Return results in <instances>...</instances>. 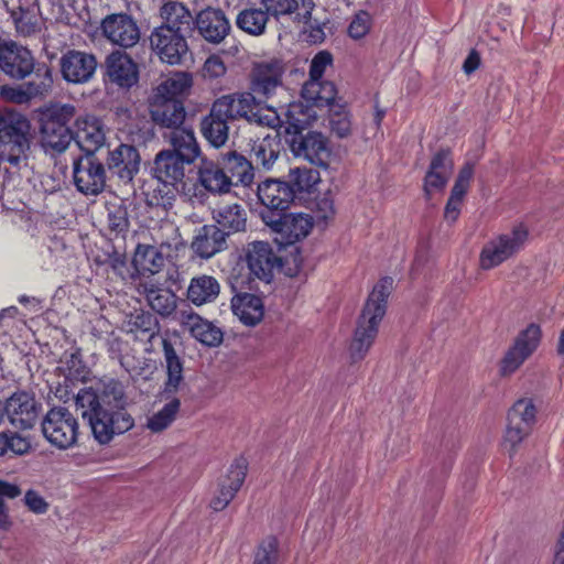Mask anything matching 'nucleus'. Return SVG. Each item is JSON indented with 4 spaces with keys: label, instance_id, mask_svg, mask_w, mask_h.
I'll list each match as a JSON object with an SVG mask.
<instances>
[{
    "label": "nucleus",
    "instance_id": "nucleus-1",
    "mask_svg": "<svg viewBox=\"0 0 564 564\" xmlns=\"http://www.w3.org/2000/svg\"><path fill=\"white\" fill-rule=\"evenodd\" d=\"M76 406L90 427L95 441L109 444L115 436L134 427V417L128 410L124 384L115 378L101 379L83 388L76 395Z\"/></svg>",
    "mask_w": 564,
    "mask_h": 564
},
{
    "label": "nucleus",
    "instance_id": "nucleus-2",
    "mask_svg": "<svg viewBox=\"0 0 564 564\" xmlns=\"http://www.w3.org/2000/svg\"><path fill=\"white\" fill-rule=\"evenodd\" d=\"M31 123L23 113L0 108V189L9 187L26 164Z\"/></svg>",
    "mask_w": 564,
    "mask_h": 564
},
{
    "label": "nucleus",
    "instance_id": "nucleus-3",
    "mask_svg": "<svg viewBox=\"0 0 564 564\" xmlns=\"http://www.w3.org/2000/svg\"><path fill=\"white\" fill-rule=\"evenodd\" d=\"M193 79L186 72H176L158 85L148 99L151 120L155 126L167 131L165 140H171L176 131H193L184 127L186 118L182 96L191 88Z\"/></svg>",
    "mask_w": 564,
    "mask_h": 564
},
{
    "label": "nucleus",
    "instance_id": "nucleus-4",
    "mask_svg": "<svg viewBox=\"0 0 564 564\" xmlns=\"http://www.w3.org/2000/svg\"><path fill=\"white\" fill-rule=\"evenodd\" d=\"M315 118L316 115L310 113L307 108L304 109V105H291L286 111V141L295 158L327 167L332 154L327 138L317 131L303 133V130L310 127Z\"/></svg>",
    "mask_w": 564,
    "mask_h": 564
},
{
    "label": "nucleus",
    "instance_id": "nucleus-5",
    "mask_svg": "<svg viewBox=\"0 0 564 564\" xmlns=\"http://www.w3.org/2000/svg\"><path fill=\"white\" fill-rule=\"evenodd\" d=\"M171 149L160 151L154 159L153 173L160 183L184 187L192 164L200 154L194 131H176L166 140Z\"/></svg>",
    "mask_w": 564,
    "mask_h": 564
},
{
    "label": "nucleus",
    "instance_id": "nucleus-6",
    "mask_svg": "<svg viewBox=\"0 0 564 564\" xmlns=\"http://www.w3.org/2000/svg\"><path fill=\"white\" fill-rule=\"evenodd\" d=\"M390 276L381 279L372 289L357 319L354 337L349 346L352 362L362 360L375 343L379 325L387 312V301L392 289Z\"/></svg>",
    "mask_w": 564,
    "mask_h": 564
},
{
    "label": "nucleus",
    "instance_id": "nucleus-7",
    "mask_svg": "<svg viewBox=\"0 0 564 564\" xmlns=\"http://www.w3.org/2000/svg\"><path fill=\"white\" fill-rule=\"evenodd\" d=\"M76 117L72 104L52 102L41 111V142L46 152L62 153L73 141L69 122Z\"/></svg>",
    "mask_w": 564,
    "mask_h": 564
},
{
    "label": "nucleus",
    "instance_id": "nucleus-8",
    "mask_svg": "<svg viewBox=\"0 0 564 564\" xmlns=\"http://www.w3.org/2000/svg\"><path fill=\"white\" fill-rule=\"evenodd\" d=\"M529 230L523 224L514 226L485 243L479 256V267L490 270L520 252L528 240Z\"/></svg>",
    "mask_w": 564,
    "mask_h": 564
},
{
    "label": "nucleus",
    "instance_id": "nucleus-9",
    "mask_svg": "<svg viewBox=\"0 0 564 564\" xmlns=\"http://www.w3.org/2000/svg\"><path fill=\"white\" fill-rule=\"evenodd\" d=\"M41 429L45 440L58 449L74 446L78 437V421L64 406L52 408L43 417Z\"/></svg>",
    "mask_w": 564,
    "mask_h": 564
},
{
    "label": "nucleus",
    "instance_id": "nucleus-10",
    "mask_svg": "<svg viewBox=\"0 0 564 564\" xmlns=\"http://www.w3.org/2000/svg\"><path fill=\"white\" fill-rule=\"evenodd\" d=\"M263 223L276 235L274 240L280 246L286 247L304 239L313 227L310 215L302 213L274 214L261 212Z\"/></svg>",
    "mask_w": 564,
    "mask_h": 564
},
{
    "label": "nucleus",
    "instance_id": "nucleus-11",
    "mask_svg": "<svg viewBox=\"0 0 564 564\" xmlns=\"http://www.w3.org/2000/svg\"><path fill=\"white\" fill-rule=\"evenodd\" d=\"M536 419V408L531 399L518 400L508 412V424L502 448L512 457L518 446L531 433Z\"/></svg>",
    "mask_w": 564,
    "mask_h": 564
},
{
    "label": "nucleus",
    "instance_id": "nucleus-12",
    "mask_svg": "<svg viewBox=\"0 0 564 564\" xmlns=\"http://www.w3.org/2000/svg\"><path fill=\"white\" fill-rule=\"evenodd\" d=\"M188 35L164 28L154 26L149 35L152 53L167 65H181L189 56Z\"/></svg>",
    "mask_w": 564,
    "mask_h": 564
},
{
    "label": "nucleus",
    "instance_id": "nucleus-13",
    "mask_svg": "<svg viewBox=\"0 0 564 564\" xmlns=\"http://www.w3.org/2000/svg\"><path fill=\"white\" fill-rule=\"evenodd\" d=\"M73 180L79 193L85 196H97L106 188L105 165L96 154H83L73 162Z\"/></svg>",
    "mask_w": 564,
    "mask_h": 564
},
{
    "label": "nucleus",
    "instance_id": "nucleus-14",
    "mask_svg": "<svg viewBox=\"0 0 564 564\" xmlns=\"http://www.w3.org/2000/svg\"><path fill=\"white\" fill-rule=\"evenodd\" d=\"M36 61L32 52L12 41H0V72L11 79H25L34 70Z\"/></svg>",
    "mask_w": 564,
    "mask_h": 564
},
{
    "label": "nucleus",
    "instance_id": "nucleus-15",
    "mask_svg": "<svg viewBox=\"0 0 564 564\" xmlns=\"http://www.w3.org/2000/svg\"><path fill=\"white\" fill-rule=\"evenodd\" d=\"M101 34L111 44L122 48L133 47L141 36L137 21L128 13H111L100 23Z\"/></svg>",
    "mask_w": 564,
    "mask_h": 564
},
{
    "label": "nucleus",
    "instance_id": "nucleus-16",
    "mask_svg": "<svg viewBox=\"0 0 564 564\" xmlns=\"http://www.w3.org/2000/svg\"><path fill=\"white\" fill-rule=\"evenodd\" d=\"M40 410L41 404L26 391L12 393L3 404V414L6 413L10 424L19 430L32 429L39 419Z\"/></svg>",
    "mask_w": 564,
    "mask_h": 564
},
{
    "label": "nucleus",
    "instance_id": "nucleus-17",
    "mask_svg": "<svg viewBox=\"0 0 564 564\" xmlns=\"http://www.w3.org/2000/svg\"><path fill=\"white\" fill-rule=\"evenodd\" d=\"M284 72V63L279 58L254 63L251 70L252 93L263 98H270L282 86Z\"/></svg>",
    "mask_w": 564,
    "mask_h": 564
},
{
    "label": "nucleus",
    "instance_id": "nucleus-18",
    "mask_svg": "<svg viewBox=\"0 0 564 564\" xmlns=\"http://www.w3.org/2000/svg\"><path fill=\"white\" fill-rule=\"evenodd\" d=\"M195 30L213 45L221 44L231 32V24L220 8L207 7L195 15Z\"/></svg>",
    "mask_w": 564,
    "mask_h": 564
},
{
    "label": "nucleus",
    "instance_id": "nucleus-19",
    "mask_svg": "<svg viewBox=\"0 0 564 564\" xmlns=\"http://www.w3.org/2000/svg\"><path fill=\"white\" fill-rule=\"evenodd\" d=\"M97 59L95 55L70 50L61 58V74L67 83L85 84L95 75Z\"/></svg>",
    "mask_w": 564,
    "mask_h": 564
},
{
    "label": "nucleus",
    "instance_id": "nucleus-20",
    "mask_svg": "<svg viewBox=\"0 0 564 564\" xmlns=\"http://www.w3.org/2000/svg\"><path fill=\"white\" fill-rule=\"evenodd\" d=\"M73 135V140L84 154H96L106 140L102 122L90 115L79 116L75 119Z\"/></svg>",
    "mask_w": 564,
    "mask_h": 564
},
{
    "label": "nucleus",
    "instance_id": "nucleus-21",
    "mask_svg": "<svg viewBox=\"0 0 564 564\" xmlns=\"http://www.w3.org/2000/svg\"><path fill=\"white\" fill-rule=\"evenodd\" d=\"M257 196L263 205L262 212L281 214L286 212L294 199L289 184L276 178H268L258 185Z\"/></svg>",
    "mask_w": 564,
    "mask_h": 564
},
{
    "label": "nucleus",
    "instance_id": "nucleus-22",
    "mask_svg": "<svg viewBox=\"0 0 564 564\" xmlns=\"http://www.w3.org/2000/svg\"><path fill=\"white\" fill-rule=\"evenodd\" d=\"M105 66L109 82L120 88L129 89L139 82L138 65L126 52L110 53L106 57Z\"/></svg>",
    "mask_w": 564,
    "mask_h": 564
},
{
    "label": "nucleus",
    "instance_id": "nucleus-23",
    "mask_svg": "<svg viewBox=\"0 0 564 564\" xmlns=\"http://www.w3.org/2000/svg\"><path fill=\"white\" fill-rule=\"evenodd\" d=\"M160 28L191 36L195 31V17L188 7L176 0H165L159 8Z\"/></svg>",
    "mask_w": 564,
    "mask_h": 564
},
{
    "label": "nucleus",
    "instance_id": "nucleus-24",
    "mask_svg": "<svg viewBox=\"0 0 564 564\" xmlns=\"http://www.w3.org/2000/svg\"><path fill=\"white\" fill-rule=\"evenodd\" d=\"M269 17L279 21L284 17H292L297 23L308 24L315 9L314 0H259Z\"/></svg>",
    "mask_w": 564,
    "mask_h": 564
},
{
    "label": "nucleus",
    "instance_id": "nucleus-25",
    "mask_svg": "<svg viewBox=\"0 0 564 564\" xmlns=\"http://www.w3.org/2000/svg\"><path fill=\"white\" fill-rule=\"evenodd\" d=\"M140 161L139 151L133 145L120 144L108 152L107 166L110 173L117 175L122 183L127 184L139 172Z\"/></svg>",
    "mask_w": 564,
    "mask_h": 564
},
{
    "label": "nucleus",
    "instance_id": "nucleus-26",
    "mask_svg": "<svg viewBox=\"0 0 564 564\" xmlns=\"http://www.w3.org/2000/svg\"><path fill=\"white\" fill-rule=\"evenodd\" d=\"M246 260L250 272L265 282L271 281L273 270L280 263L271 246L264 241L249 243Z\"/></svg>",
    "mask_w": 564,
    "mask_h": 564
},
{
    "label": "nucleus",
    "instance_id": "nucleus-27",
    "mask_svg": "<svg viewBox=\"0 0 564 564\" xmlns=\"http://www.w3.org/2000/svg\"><path fill=\"white\" fill-rule=\"evenodd\" d=\"M232 120L227 118L223 107L215 100L212 104L208 115L200 120V132L205 140L214 148L223 147L229 138V122Z\"/></svg>",
    "mask_w": 564,
    "mask_h": 564
},
{
    "label": "nucleus",
    "instance_id": "nucleus-28",
    "mask_svg": "<svg viewBox=\"0 0 564 564\" xmlns=\"http://www.w3.org/2000/svg\"><path fill=\"white\" fill-rule=\"evenodd\" d=\"M227 234L216 225H204L196 229L191 248L202 259H209L227 249Z\"/></svg>",
    "mask_w": 564,
    "mask_h": 564
},
{
    "label": "nucleus",
    "instance_id": "nucleus-29",
    "mask_svg": "<svg viewBox=\"0 0 564 564\" xmlns=\"http://www.w3.org/2000/svg\"><path fill=\"white\" fill-rule=\"evenodd\" d=\"M6 7L18 34L31 36L40 32L41 17L36 0H18L17 4L11 7L6 2Z\"/></svg>",
    "mask_w": 564,
    "mask_h": 564
},
{
    "label": "nucleus",
    "instance_id": "nucleus-30",
    "mask_svg": "<svg viewBox=\"0 0 564 564\" xmlns=\"http://www.w3.org/2000/svg\"><path fill=\"white\" fill-rule=\"evenodd\" d=\"M247 475V465L243 460L232 464L227 476L219 481L218 490L210 500V508L215 511L224 510L241 488Z\"/></svg>",
    "mask_w": 564,
    "mask_h": 564
},
{
    "label": "nucleus",
    "instance_id": "nucleus-31",
    "mask_svg": "<svg viewBox=\"0 0 564 564\" xmlns=\"http://www.w3.org/2000/svg\"><path fill=\"white\" fill-rule=\"evenodd\" d=\"M235 316L246 326L258 325L264 316V304L261 296L248 293H236L230 302Z\"/></svg>",
    "mask_w": 564,
    "mask_h": 564
},
{
    "label": "nucleus",
    "instance_id": "nucleus-32",
    "mask_svg": "<svg viewBox=\"0 0 564 564\" xmlns=\"http://www.w3.org/2000/svg\"><path fill=\"white\" fill-rule=\"evenodd\" d=\"M180 322L184 327L188 328L194 338L206 346L216 347L223 341L224 334L221 329L196 313L181 312Z\"/></svg>",
    "mask_w": 564,
    "mask_h": 564
},
{
    "label": "nucleus",
    "instance_id": "nucleus-33",
    "mask_svg": "<svg viewBox=\"0 0 564 564\" xmlns=\"http://www.w3.org/2000/svg\"><path fill=\"white\" fill-rule=\"evenodd\" d=\"M475 165L466 162L459 170L454 186L452 187L449 198L445 205L444 218L448 223H455L460 214V206L464 196L469 189L474 176Z\"/></svg>",
    "mask_w": 564,
    "mask_h": 564
},
{
    "label": "nucleus",
    "instance_id": "nucleus-34",
    "mask_svg": "<svg viewBox=\"0 0 564 564\" xmlns=\"http://www.w3.org/2000/svg\"><path fill=\"white\" fill-rule=\"evenodd\" d=\"M198 183L209 193L223 194L230 191V177H228L221 162L203 159L197 171Z\"/></svg>",
    "mask_w": 564,
    "mask_h": 564
},
{
    "label": "nucleus",
    "instance_id": "nucleus-35",
    "mask_svg": "<svg viewBox=\"0 0 564 564\" xmlns=\"http://www.w3.org/2000/svg\"><path fill=\"white\" fill-rule=\"evenodd\" d=\"M216 100L232 121L246 119L249 122L259 107L253 93L224 95Z\"/></svg>",
    "mask_w": 564,
    "mask_h": 564
},
{
    "label": "nucleus",
    "instance_id": "nucleus-36",
    "mask_svg": "<svg viewBox=\"0 0 564 564\" xmlns=\"http://www.w3.org/2000/svg\"><path fill=\"white\" fill-rule=\"evenodd\" d=\"M163 356L165 361L166 380L164 382V394H174L178 391L184 381V365L176 352L173 344L167 338H162Z\"/></svg>",
    "mask_w": 564,
    "mask_h": 564
},
{
    "label": "nucleus",
    "instance_id": "nucleus-37",
    "mask_svg": "<svg viewBox=\"0 0 564 564\" xmlns=\"http://www.w3.org/2000/svg\"><path fill=\"white\" fill-rule=\"evenodd\" d=\"M213 218L227 237L245 231L247 227V212L237 203L218 207L213 212Z\"/></svg>",
    "mask_w": 564,
    "mask_h": 564
},
{
    "label": "nucleus",
    "instance_id": "nucleus-38",
    "mask_svg": "<svg viewBox=\"0 0 564 564\" xmlns=\"http://www.w3.org/2000/svg\"><path fill=\"white\" fill-rule=\"evenodd\" d=\"M337 95V89L332 82L307 80L302 87L301 96L307 102L304 109L311 111V107L323 108L330 106Z\"/></svg>",
    "mask_w": 564,
    "mask_h": 564
},
{
    "label": "nucleus",
    "instance_id": "nucleus-39",
    "mask_svg": "<svg viewBox=\"0 0 564 564\" xmlns=\"http://www.w3.org/2000/svg\"><path fill=\"white\" fill-rule=\"evenodd\" d=\"M221 164L230 177V187L232 185L248 186L252 183L254 173L252 162L235 151L228 152L221 156Z\"/></svg>",
    "mask_w": 564,
    "mask_h": 564
},
{
    "label": "nucleus",
    "instance_id": "nucleus-40",
    "mask_svg": "<svg viewBox=\"0 0 564 564\" xmlns=\"http://www.w3.org/2000/svg\"><path fill=\"white\" fill-rule=\"evenodd\" d=\"M220 292V284L212 275L193 278L187 289V299L193 304L200 306L214 302Z\"/></svg>",
    "mask_w": 564,
    "mask_h": 564
},
{
    "label": "nucleus",
    "instance_id": "nucleus-41",
    "mask_svg": "<svg viewBox=\"0 0 564 564\" xmlns=\"http://www.w3.org/2000/svg\"><path fill=\"white\" fill-rule=\"evenodd\" d=\"M280 154V140L278 133L265 135L261 140L254 141L251 148V160L258 167L270 170Z\"/></svg>",
    "mask_w": 564,
    "mask_h": 564
},
{
    "label": "nucleus",
    "instance_id": "nucleus-42",
    "mask_svg": "<svg viewBox=\"0 0 564 564\" xmlns=\"http://www.w3.org/2000/svg\"><path fill=\"white\" fill-rule=\"evenodd\" d=\"M144 294L150 307L162 317H169L177 307V296L169 289L144 284Z\"/></svg>",
    "mask_w": 564,
    "mask_h": 564
},
{
    "label": "nucleus",
    "instance_id": "nucleus-43",
    "mask_svg": "<svg viewBox=\"0 0 564 564\" xmlns=\"http://www.w3.org/2000/svg\"><path fill=\"white\" fill-rule=\"evenodd\" d=\"M269 19L264 8H246L237 14L236 25L249 35L261 36L265 33Z\"/></svg>",
    "mask_w": 564,
    "mask_h": 564
},
{
    "label": "nucleus",
    "instance_id": "nucleus-44",
    "mask_svg": "<svg viewBox=\"0 0 564 564\" xmlns=\"http://www.w3.org/2000/svg\"><path fill=\"white\" fill-rule=\"evenodd\" d=\"M164 257L156 247L138 245L133 256V264L139 272L155 274L164 267Z\"/></svg>",
    "mask_w": 564,
    "mask_h": 564
},
{
    "label": "nucleus",
    "instance_id": "nucleus-45",
    "mask_svg": "<svg viewBox=\"0 0 564 564\" xmlns=\"http://www.w3.org/2000/svg\"><path fill=\"white\" fill-rule=\"evenodd\" d=\"M25 86L33 98L47 96L53 87V74L50 66L45 63H37L34 70L29 75Z\"/></svg>",
    "mask_w": 564,
    "mask_h": 564
},
{
    "label": "nucleus",
    "instance_id": "nucleus-46",
    "mask_svg": "<svg viewBox=\"0 0 564 564\" xmlns=\"http://www.w3.org/2000/svg\"><path fill=\"white\" fill-rule=\"evenodd\" d=\"M319 182V173L307 167H293L289 172V186L295 197L296 193H311Z\"/></svg>",
    "mask_w": 564,
    "mask_h": 564
},
{
    "label": "nucleus",
    "instance_id": "nucleus-47",
    "mask_svg": "<svg viewBox=\"0 0 564 564\" xmlns=\"http://www.w3.org/2000/svg\"><path fill=\"white\" fill-rule=\"evenodd\" d=\"M180 408V400L177 398H173L170 402L164 404L159 412L148 419L147 427L153 433L164 431L174 422Z\"/></svg>",
    "mask_w": 564,
    "mask_h": 564
},
{
    "label": "nucleus",
    "instance_id": "nucleus-48",
    "mask_svg": "<svg viewBox=\"0 0 564 564\" xmlns=\"http://www.w3.org/2000/svg\"><path fill=\"white\" fill-rule=\"evenodd\" d=\"M542 337L541 327L531 323L516 337L513 345L529 357L536 350Z\"/></svg>",
    "mask_w": 564,
    "mask_h": 564
},
{
    "label": "nucleus",
    "instance_id": "nucleus-49",
    "mask_svg": "<svg viewBox=\"0 0 564 564\" xmlns=\"http://www.w3.org/2000/svg\"><path fill=\"white\" fill-rule=\"evenodd\" d=\"M178 188V186H174L172 184L161 183L150 195L149 204L162 207L165 210L172 208Z\"/></svg>",
    "mask_w": 564,
    "mask_h": 564
},
{
    "label": "nucleus",
    "instance_id": "nucleus-50",
    "mask_svg": "<svg viewBox=\"0 0 564 564\" xmlns=\"http://www.w3.org/2000/svg\"><path fill=\"white\" fill-rule=\"evenodd\" d=\"M129 225L127 207L116 205L108 210V228L111 232L116 235L124 234L128 231Z\"/></svg>",
    "mask_w": 564,
    "mask_h": 564
},
{
    "label": "nucleus",
    "instance_id": "nucleus-51",
    "mask_svg": "<svg viewBox=\"0 0 564 564\" xmlns=\"http://www.w3.org/2000/svg\"><path fill=\"white\" fill-rule=\"evenodd\" d=\"M278 546L279 543L274 536L265 539L256 551L253 564H275Z\"/></svg>",
    "mask_w": 564,
    "mask_h": 564
},
{
    "label": "nucleus",
    "instance_id": "nucleus-52",
    "mask_svg": "<svg viewBox=\"0 0 564 564\" xmlns=\"http://www.w3.org/2000/svg\"><path fill=\"white\" fill-rule=\"evenodd\" d=\"M429 170L451 177L454 170V161L449 149L438 150L431 159Z\"/></svg>",
    "mask_w": 564,
    "mask_h": 564
},
{
    "label": "nucleus",
    "instance_id": "nucleus-53",
    "mask_svg": "<svg viewBox=\"0 0 564 564\" xmlns=\"http://www.w3.org/2000/svg\"><path fill=\"white\" fill-rule=\"evenodd\" d=\"M529 358L523 351L512 345L501 360L500 371L503 376L513 373Z\"/></svg>",
    "mask_w": 564,
    "mask_h": 564
},
{
    "label": "nucleus",
    "instance_id": "nucleus-54",
    "mask_svg": "<svg viewBox=\"0 0 564 564\" xmlns=\"http://www.w3.org/2000/svg\"><path fill=\"white\" fill-rule=\"evenodd\" d=\"M371 28V15L364 10H360L357 12L349 26H348V34L350 37L358 40L362 39Z\"/></svg>",
    "mask_w": 564,
    "mask_h": 564
},
{
    "label": "nucleus",
    "instance_id": "nucleus-55",
    "mask_svg": "<svg viewBox=\"0 0 564 564\" xmlns=\"http://www.w3.org/2000/svg\"><path fill=\"white\" fill-rule=\"evenodd\" d=\"M314 213L317 221L327 223L329 219L334 218L336 210L330 192H327L316 198Z\"/></svg>",
    "mask_w": 564,
    "mask_h": 564
},
{
    "label": "nucleus",
    "instance_id": "nucleus-56",
    "mask_svg": "<svg viewBox=\"0 0 564 564\" xmlns=\"http://www.w3.org/2000/svg\"><path fill=\"white\" fill-rule=\"evenodd\" d=\"M333 64V55L328 51L318 52L311 61L308 80L322 79L326 68Z\"/></svg>",
    "mask_w": 564,
    "mask_h": 564
},
{
    "label": "nucleus",
    "instance_id": "nucleus-57",
    "mask_svg": "<svg viewBox=\"0 0 564 564\" xmlns=\"http://www.w3.org/2000/svg\"><path fill=\"white\" fill-rule=\"evenodd\" d=\"M132 326L152 338L160 330L156 317L150 312H141L133 317Z\"/></svg>",
    "mask_w": 564,
    "mask_h": 564
},
{
    "label": "nucleus",
    "instance_id": "nucleus-58",
    "mask_svg": "<svg viewBox=\"0 0 564 564\" xmlns=\"http://www.w3.org/2000/svg\"><path fill=\"white\" fill-rule=\"evenodd\" d=\"M1 97L10 102L14 104H26L31 99H34L30 91L28 90L25 84L19 86H2L1 87Z\"/></svg>",
    "mask_w": 564,
    "mask_h": 564
},
{
    "label": "nucleus",
    "instance_id": "nucleus-59",
    "mask_svg": "<svg viewBox=\"0 0 564 564\" xmlns=\"http://www.w3.org/2000/svg\"><path fill=\"white\" fill-rule=\"evenodd\" d=\"M448 180H449V177H447L441 173H436L432 170H427L425 177H424V186H423L425 197L427 199H430L434 192L443 191L445 188V186L447 185Z\"/></svg>",
    "mask_w": 564,
    "mask_h": 564
},
{
    "label": "nucleus",
    "instance_id": "nucleus-60",
    "mask_svg": "<svg viewBox=\"0 0 564 564\" xmlns=\"http://www.w3.org/2000/svg\"><path fill=\"white\" fill-rule=\"evenodd\" d=\"M227 72V67L223 58L218 55H210L203 65V76L206 79H217L223 77Z\"/></svg>",
    "mask_w": 564,
    "mask_h": 564
},
{
    "label": "nucleus",
    "instance_id": "nucleus-61",
    "mask_svg": "<svg viewBox=\"0 0 564 564\" xmlns=\"http://www.w3.org/2000/svg\"><path fill=\"white\" fill-rule=\"evenodd\" d=\"M330 130L338 138H346L351 132V122L347 113H335L329 120Z\"/></svg>",
    "mask_w": 564,
    "mask_h": 564
},
{
    "label": "nucleus",
    "instance_id": "nucleus-62",
    "mask_svg": "<svg viewBox=\"0 0 564 564\" xmlns=\"http://www.w3.org/2000/svg\"><path fill=\"white\" fill-rule=\"evenodd\" d=\"M249 123H254L260 127L275 128L280 123V118L275 111L268 110L267 112H263L258 107Z\"/></svg>",
    "mask_w": 564,
    "mask_h": 564
},
{
    "label": "nucleus",
    "instance_id": "nucleus-63",
    "mask_svg": "<svg viewBox=\"0 0 564 564\" xmlns=\"http://www.w3.org/2000/svg\"><path fill=\"white\" fill-rule=\"evenodd\" d=\"M24 503L25 506L34 513L42 514L45 513L48 505L43 499L42 496H40L34 490H28L24 496Z\"/></svg>",
    "mask_w": 564,
    "mask_h": 564
},
{
    "label": "nucleus",
    "instance_id": "nucleus-64",
    "mask_svg": "<svg viewBox=\"0 0 564 564\" xmlns=\"http://www.w3.org/2000/svg\"><path fill=\"white\" fill-rule=\"evenodd\" d=\"M10 441L12 445V454L17 456H23L30 453L32 448L30 438L22 436L18 432L10 431Z\"/></svg>",
    "mask_w": 564,
    "mask_h": 564
}]
</instances>
